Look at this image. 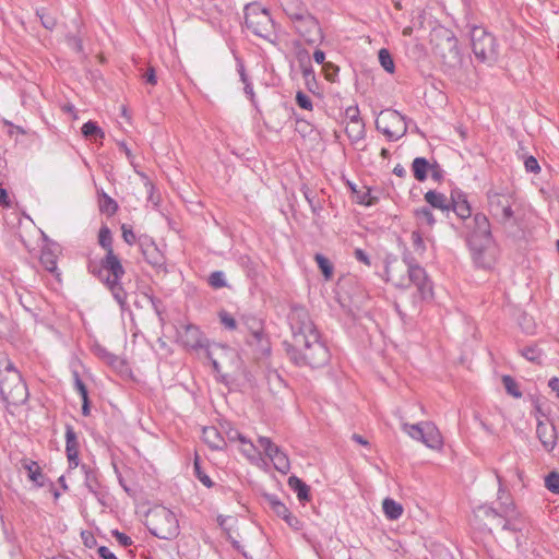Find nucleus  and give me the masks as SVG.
<instances>
[{"mask_svg":"<svg viewBox=\"0 0 559 559\" xmlns=\"http://www.w3.org/2000/svg\"><path fill=\"white\" fill-rule=\"evenodd\" d=\"M409 282L416 286L423 300L429 299L433 295L432 282L429 280L426 270L423 266H414L407 271Z\"/></svg>","mask_w":559,"mask_h":559,"instance_id":"obj_15","label":"nucleus"},{"mask_svg":"<svg viewBox=\"0 0 559 559\" xmlns=\"http://www.w3.org/2000/svg\"><path fill=\"white\" fill-rule=\"evenodd\" d=\"M503 519H504V522L502 524L503 531H508V532H512V533H518V532L522 531V526L519 524L518 519L508 518V515Z\"/></svg>","mask_w":559,"mask_h":559,"instance_id":"obj_54","label":"nucleus"},{"mask_svg":"<svg viewBox=\"0 0 559 559\" xmlns=\"http://www.w3.org/2000/svg\"><path fill=\"white\" fill-rule=\"evenodd\" d=\"M263 498L270 509L281 519L288 516V508L273 493H264Z\"/></svg>","mask_w":559,"mask_h":559,"instance_id":"obj_27","label":"nucleus"},{"mask_svg":"<svg viewBox=\"0 0 559 559\" xmlns=\"http://www.w3.org/2000/svg\"><path fill=\"white\" fill-rule=\"evenodd\" d=\"M524 167L527 173L538 174L540 171V166L537 159L532 155L524 159Z\"/></svg>","mask_w":559,"mask_h":559,"instance_id":"obj_56","label":"nucleus"},{"mask_svg":"<svg viewBox=\"0 0 559 559\" xmlns=\"http://www.w3.org/2000/svg\"><path fill=\"white\" fill-rule=\"evenodd\" d=\"M425 201L433 209L441 210L443 212L450 211L451 198L448 199L445 194L429 190L424 195Z\"/></svg>","mask_w":559,"mask_h":559,"instance_id":"obj_21","label":"nucleus"},{"mask_svg":"<svg viewBox=\"0 0 559 559\" xmlns=\"http://www.w3.org/2000/svg\"><path fill=\"white\" fill-rule=\"evenodd\" d=\"M225 433L229 441H239L242 444L249 443L251 447H253L252 443L241 432H239L238 429L231 427L229 424H227Z\"/></svg>","mask_w":559,"mask_h":559,"instance_id":"obj_47","label":"nucleus"},{"mask_svg":"<svg viewBox=\"0 0 559 559\" xmlns=\"http://www.w3.org/2000/svg\"><path fill=\"white\" fill-rule=\"evenodd\" d=\"M354 257L360 263H364L367 266H371L370 257L367 254V252L365 250H362L360 248H356L354 250Z\"/></svg>","mask_w":559,"mask_h":559,"instance_id":"obj_62","label":"nucleus"},{"mask_svg":"<svg viewBox=\"0 0 559 559\" xmlns=\"http://www.w3.org/2000/svg\"><path fill=\"white\" fill-rule=\"evenodd\" d=\"M379 62L381 67L389 73H393L395 66L390 51L385 48L379 50Z\"/></svg>","mask_w":559,"mask_h":559,"instance_id":"obj_39","label":"nucleus"},{"mask_svg":"<svg viewBox=\"0 0 559 559\" xmlns=\"http://www.w3.org/2000/svg\"><path fill=\"white\" fill-rule=\"evenodd\" d=\"M112 536L123 547H129L133 544L130 536H128L127 534H124L122 532H119L118 530L112 531Z\"/></svg>","mask_w":559,"mask_h":559,"instance_id":"obj_61","label":"nucleus"},{"mask_svg":"<svg viewBox=\"0 0 559 559\" xmlns=\"http://www.w3.org/2000/svg\"><path fill=\"white\" fill-rule=\"evenodd\" d=\"M193 469L195 477L207 488H211L214 486L213 480L210 478L207 474H205L201 468L200 459L195 456L193 462Z\"/></svg>","mask_w":559,"mask_h":559,"instance_id":"obj_41","label":"nucleus"},{"mask_svg":"<svg viewBox=\"0 0 559 559\" xmlns=\"http://www.w3.org/2000/svg\"><path fill=\"white\" fill-rule=\"evenodd\" d=\"M74 389L78 391L82 400L88 399V391L84 382L82 381L78 371L72 372Z\"/></svg>","mask_w":559,"mask_h":559,"instance_id":"obj_49","label":"nucleus"},{"mask_svg":"<svg viewBox=\"0 0 559 559\" xmlns=\"http://www.w3.org/2000/svg\"><path fill=\"white\" fill-rule=\"evenodd\" d=\"M513 511H514V504L512 502L506 506V508L503 510V514H500L496 509H493L491 507L485 508V514L487 516H493V518H496V516L506 518Z\"/></svg>","mask_w":559,"mask_h":559,"instance_id":"obj_55","label":"nucleus"},{"mask_svg":"<svg viewBox=\"0 0 559 559\" xmlns=\"http://www.w3.org/2000/svg\"><path fill=\"white\" fill-rule=\"evenodd\" d=\"M209 284L212 288L218 289L227 286L225 273L223 271H214L209 276Z\"/></svg>","mask_w":559,"mask_h":559,"instance_id":"obj_43","label":"nucleus"},{"mask_svg":"<svg viewBox=\"0 0 559 559\" xmlns=\"http://www.w3.org/2000/svg\"><path fill=\"white\" fill-rule=\"evenodd\" d=\"M403 431L412 439L423 442L429 449H440L442 437L437 426L431 421L403 424Z\"/></svg>","mask_w":559,"mask_h":559,"instance_id":"obj_10","label":"nucleus"},{"mask_svg":"<svg viewBox=\"0 0 559 559\" xmlns=\"http://www.w3.org/2000/svg\"><path fill=\"white\" fill-rule=\"evenodd\" d=\"M81 471L84 473L85 479L84 484L87 487L88 491L97 495L99 488V481L97 478V473L94 468L86 464H81Z\"/></svg>","mask_w":559,"mask_h":559,"instance_id":"obj_28","label":"nucleus"},{"mask_svg":"<svg viewBox=\"0 0 559 559\" xmlns=\"http://www.w3.org/2000/svg\"><path fill=\"white\" fill-rule=\"evenodd\" d=\"M412 242H413L414 249L417 252L423 253L425 251V249H426L425 242H424V239L421 237V234L418 230H414L412 233Z\"/></svg>","mask_w":559,"mask_h":559,"instance_id":"obj_58","label":"nucleus"},{"mask_svg":"<svg viewBox=\"0 0 559 559\" xmlns=\"http://www.w3.org/2000/svg\"><path fill=\"white\" fill-rule=\"evenodd\" d=\"M36 16L39 19L40 24L48 31H52L57 25L56 17L48 13L45 8L36 9Z\"/></svg>","mask_w":559,"mask_h":559,"instance_id":"obj_34","label":"nucleus"},{"mask_svg":"<svg viewBox=\"0 0 559 559\" xmlns=\"http://www.w3.org/2000/svg\"><path fill=\"white\" fill-rule=\"evenodd\" d=\"M345 117L348 120V123H364L360 118V112L358 106H349L345 110Z\"/></svg>","mask_w":559,"mask_h":559,"instance_id":"obj_52","label":"nucleus"},{"mask_svg":"<svg viewBox=\"0 0 559 559\" xmlns=\"http://www.w3.org/2000/svg\"><path fill=\"white\" fill-rule=\"evenodd\" d=\"M415 216L420 221L427 223L429 226H433L436 223V218L430 207L423 206L415 210Z\"/></svg>","mask_w":559,"mask_h":559,"instance_id":"obj_44","label":"nucleus"},{"mask_svg":"<svg viewBox=\"0 0 559 559\" xmlns=\"http://www.w3.org/2000/svg\"><path fill=\"white\" fill-rule=\"evenodd\" d=\"M402 260L407 266V271H409L414 266H419V263L406 247H404V250L402 252Z\"/></svg>","mask_w":559,"mask_h":559,"instance_id":"obj_59","label":"nucleus"},{"mask_svg":"<svg viewBox=\"0 0 559 559\" xmlns=\"http://www.w3.org/2000/svg\"><path fill=\"white\" fill-rule=\"evenodd\" d=\"M287 320L292 330L293 342L296 341V337L299 335L307 336V334L312 332H320L311 320L306 307L301 305H293L290 307Z\"/></svg>","mask_w":559,"mask_h":559,"instance_id":"obj_13","label":"nucleus"},{"mask_svg":"<svg viewBox=\"0 0 559 559\" xmlns=\"http://www.w3.org/2000/svg\"><path fill=\"white\" fill-rule=\"evenodd\" d=\"M40 263L45 266V269L53 273L57 271V261L56 257L50 251H43L40 255Z\"/></svg>","mask_w":559,"mask_h":559,"instance_id":"obj_46","label":"nucleus"},{"mask_svg":"<svg viewBox=\"0 0 559 559\" xmlns=\"http://www.w3.org/2000/svg\"><path fill=\"white\" fill-rule=\"evenodd\" d=\"M97 355L109 365H115L118 361V357L104 347L97 349Z\"/></svg>","mask_w":559,"mask_h":559,"instance_id":"obj_60","label":"nucleus"},{"mask_svg":"<svg viewBox=\"0 0 559 559\" xmlns=\"http://www.w3.org/2000/svg\"><path fill=\"white\" fill-rule=\"evenodd\" d=\"M521 355L531 362L542 365L544 353L537 345H528L520 350Z\"/></svg>","mask_w":559,"mask_h":559,"instance_id":"obj_30","label":"nucleus"},{"mask_svg":"<svg viewBox=\"0 0 559 559\" xmlns=\"http://www.w3.org/2000/svg\"><path fill=\"white\" fill-rule=\"evenodd\" d=\"M274 468L282 474H287L290 469V463L287 454L284 451H281L276 457L272 460Z\"/></svg>","mask_w":559,"mask_h":559,"instance_id":"obj_36","label":"nucleus"},{"mask_svg":"<svg viewBox=\"0 0 559 559\" xmlns=\"http://www.w3.org/2000/svg\"><path fill=\"white\" fill-rule=\"evenodd\" d=\"M301 73H302V76L305 80V85H306L307 90L311 93H316V91L319 88V85H318V82L316 79V73H314L313 67L311 66V67H308V68L301 70Z\"/></svg>","mask_w":559,"mask_h":559,"instance_id":"obj_35","label":"nucleus"},{"mask_svg":"<svg viewBox=\"0 0 559 559\" xmlns=\"http://www.w3.org/2000/svg\"><path fill=\"white\" fill-rule=\"evenodd\" d=\"M211 361L214 372L221 376L222 381H226V376L222 372L225 367L238 370L241 367V359L236 349L218 343H212L205 354Z\"/></svg>","mask_w":559,"mask_h":559,"instance_id":"obj_9","label":"nucleus"},{"mask_svg":"<svg viewBox=\"0 0 559 559\" xmlns=\"http://www.w3.org/2000/svg\"><path fill=\"white\" fill-rule=\"evenodd\" d=\"M383 513L389 520H397L403 514V507L391 498H385L382 502Z\"/></svg>","mask_w":559,"mask_h":559,"instance_id":"obj_29","label":"nucleus"},{"mask_svg":"<svg viewBox=\"0 0 559 559\" xmlns=\"http://www.w3.org/2000/svg\"><path fill=\"white\" fill-rule=\"evenodd\" d=\"M431 163L425 157H416L414 158L412 163V171L414 175V178L419 181L424 182L428 178V173L431 168Z\"/></svg>","mask_w":559,"mask_h":559,"instance_id":"obj_24","label":"nucleus"},{"mask_svg":"<svg viewBox=\"0 0 559 559\" xmlns=\"http://www.w3.org/2000/svg\"><path fill=\"white\" fill-rule=\"evenodd\" d=\"M491 246V243H476V245H467L473 263L478 269H490L491 261L487 258L486 251Z\"/></svg>","mask_w":559,"mask_h":559,"instance_id":"obj_19","label":"nucleus"},{"mask_svg":"<svg viewBox=\"0 0 559 559\" xmlns=\"http://www.w3.org/2000/svg\"><path fill=\"white\" fill-rule=\"evenodd\" d=\"M142 79L146 84L150 85H156L157 84V76L155 69L153 67L147 68L145 73L142 74Z\"/></svg>","mask_w":559,"mask_h":559,"instance_id":"obj_63","label":"nucleus"},{"mask_svg":"<svg viewBox=\"0 0 559 559\" xmlns=\"http://www.w3.org/2000/svg\"><path fill=\"white\" fill-rule=\"evenodd\" d=\"M302 193L307 202L309 203L311 211L316 214L321 210V203L318 199H316V195L313 192L306 186L302 187Z\"/></svg>","mask_w":559,"mask_h":559,"instance_id":"obj_48","label":"nucleus"},{"mask_svg":"<svg viewBox=\"0 0 559 559\" xmlns=\"http://www.w3.org/2000/svg\"><path fill=\"white\" fill-rule=\"evenodd\" d=\"M430 173L431 178L436 181H441L444 177V170L436 160L431 165Z\"/></svg>","mask_w":559,"mask_h":559,"instance_id":"obj_64","label":"nucleus"},{"mask_svg":"<svg viewBox=\"0 0 559 559\" xmlns=\"http://www.w3.org/2000/svg\"><path fill=\"white\" fill-rule=\"evenodd\" d=\"M466 245L492 243L491 225L484 213H476L464 223Z\"/></svg>","mask_w":559,"mask_h":559,"instance_id":"obj_12","label":"nucleus"},{"mask_svg":"<svg viewBox=\"0 0 559 559\" xmlns=\"http://www.w3.org/2000/svg\"><path fill=\"white\" fill-rule=\"evenodd\" d=\"M177 342L189 350L204 349L205 353L212 344L201 329L192 323L185 324L177 330Z\"/></svg>","mask_w":559,"mask_h":559,"instance_id":"obj_14","label":"nucleus"},{"mask_svg":"<svg viewBox=\"0 0 559 559\" xmlns=\"http://www.w3.org/2000/svg\"><path fill=\"white\" fill-rule=\"evenodd\" d=\"M290 20L294 22L296 32L308 45L318 44L323 40V33L318 20L308 11H301L300 13L292 12Z\"/></svg>","mask_w":559,"mask_h":559,"instance_id":"obj_11","label":"nucleus"},{"mask_svg":"<svg viewBox=\"0 0 559 559\" xmlns=\"http://www.w3.org/2000/svg\"><path fill=\"white\" fill-rule=\"evenodd\" d=\"M144 260L155 269H163L165 266V257L158 249L157 245L142 251Z\"/></svg>","mask_w":559,"mask_h":559,"instance_id":"obj_25","label":"nucleus"},{"mask_svg":"<svg viewBox=\"0 0 559 559\" xmlns=\"http://www.w3.org/2000/svg\"><path fill=\"white\" fill-rule=\"evenodd\" d=\"M23 468L28 472V477L31 480H33L36 486L43 487L45 486V475L41 472V468L39 467L38 463L35 461H25L23 463Z\"/></svg>","mask_w":559,"mask_h":559,"instance_id":"obj_26","label":"nucleus"},{"mask_svg":"<svg viewBox=\"0 0 559 559\" xmlns=\"http://www.w3.org/2000/svg\"><path fill=\"white\" fill-rule=\"evenodd\" d=\"M287 484L289 488L297 495L298 500L305 503L310 500V487L299 477L289 476Z\"/></svg>","mask_w":559,"mask_h":559,"instance_id":"obj_22","label":"nucleus"},{"mask_svg":"<svg viewBox=\"0 0 559 559\" xmlns=\"http://www.w3.org/2000/svg\"><path fill=\"white\" fill-rule=\"evenodd\" d=\"M121 230H122V238L128 245L132 246L138 241V238L130 226L123 224L121 226Z\"/></svg>","mask_w":559,"mask_h":559,"instance_id":"obj_57","label":"nucleus"},{"mask_svg":"<svg viewBox=\"0 0 559 559\" xmlns=\"http://www.w3.org/2000/svg\"><path fill=\"white\" fill-rule=\"evenodd\" d=\"M488 211L496 223L508 226L514 225L513 195L511 193L498 192L492 189L486 193Z\"/></svg>","mask_w":559,"mask_h":559,"instance_id":"obj_8","label":"nucleus"},{"mask_svg":"<svg viewBox=\"0 0 559 559\" xmlns=\"http://www.w3.org/2000/svg\"><path fill=\"white\" fill-rule=\"evenodd\" d=\"M81 131L86 139L91 140L97 138L103 139L105 136V133L102 130V128L97 124V122L92 120H88L87 122L83 123Z\"/></svg>","mask_w":559,"mask_h":559,"instance_id":"obj_31","label":"nucleus"},{"mask_svg":"<svg viewBox=\"0 0 559 559\" xmlns=\"http://www.w3.org/2000/svg\"><path fill=\"white\" fill-rule=\"evenodd\" d=\"M412 119L402 115L395 109L381 111L380 118L376 120V128L382 132L389 141H397L407 133Z\"/></svg>","mask_w":559,"mask_h":559,"instance_id":"obj_7","label":"nucleus"},{"mask_svg":"<svg viewBox=\"0 0 559 559\" xmlns=\"http://www.w3.org/2000/svg\"><path fill=\"white\" fill-rule=\"evenodd\" d=\"M145 526L153 536L165 540H171L180 533L176 514L163 506L148 511Z\"/></svg>","mask_w":559,"mask_h":559,"instance_id":"obj_5","label":"nucleus"},{"mask_svg":"<svg viewBox=\"0 0 559 559\" xmlns=\"http://www.w3.org/2000/svg\"><path fill=\"white\" fill-rule=\"evenodd\" d=\"M545 487L552 493L559 495V472L551 471L545 477Z\"/></svg>","mask_w":559,"mask_h":559,"instance_id":"obj_42","label":"nucleus"},{"mask_svg":"<svg viewBox=\"0 0 559 559\" xmlns=\"http://www.w3.org/2000/svg\"><path fill=\"white\" fill-rule=\"evenodd\" d=\"M218 318H219V322L221 324L229 330V331H234L237 329V321L236 319L234 318V316L231 313H229L228 311L226 310H222L218 312Z\"/></svg>","mask_w":559,"mask_h":559,"instance_id":"obj_45","label":"nucleus"},{"mask_svg":"<svg viewBox=\"0 0 559 559\" xmlns=\"http://www.w3.org/2000/svg\"><path fill=\"white\" fill-rule=\"evenodd\" d=\"M295 47L298 48L296 51V58L299 63L300 70L311 67V59L307 49L300 47V43L296 41Z\"/></svg>","mask_w":559,"mask_h":559,"instance_id":"obj_40","label":"nucleus"},{"mask_svg":"<svg viewBox=\"0 0 559 559\" xmlns=\"http://www.w3.org/2000/svg\"><path fill=\"white\" fill-rule=\"evenodd\" d=\"M99 210L107 215H114L118 211V203L103 191L99 193Z\"/></svg>","mask_w":559,"mask_h":559,"instance_id":"obj_32","label":"nucleus"},{"mask_svg":"<svg viewBox=\"0 0 559 559\" xmlns=\"http://www.w3.org/2000/svg\"><path fill=\"white\" fill-rule=\"evenodd\" d=\"M245 25L258 37L276 45L278 35L275 29V23L265 8L251 3L245 7Z\"/></svg>","mask_w":559,"mask_h":559,"instance_id":"obj_4","label":"nucleus"},{"mask_svg":"<svg viewBox=\"0 0 559 559\" xmlns=\"http://www.w3.org/2000/svg\"><path fill=\"white\" fill-rule=\"evenodd\" d=\"M203 440L213 450H223L226 447L224 438L215 427L203 429Z\"/></svg>","mask_w":559,"mask_h":559,"instance_id":"obj_23","label":"nucleus"},{"mask_svg":"<svg viewBox=\"0 0 559 559\" xmlns=\"http://www.w3.org/2000/svg\"><path fill=\"white\" fill-rule=\"evenodd\" d=\"M289 360L297 367L321 368L331 359L330 349L320 332L297 336L296 341L283 343Z\"/></svg>","mask_w":559,"mask_h":559,"instance_id":"obj_2","label":"nucleus"},{"mask_svg":"<svg viewBox=\"0 0 559 559\" xmlns=\"http://www.w3.org/2000/svg\"><path fill=\"white\" fill-rule=\"evenodd\" d=\"M295 102L301 109L309 110V111L313 109V104H312L311 98L302 91H298L296 93Z\"/></svg>","mask_w":559,"mask_h":559,"instance_id":"obj_50","label":"nucleus"},{"mask_svg":"<svg viewBox=\"0 0 559 559\" xmlns=\"http://www.w3.org/2000/svg\"><path fill=\"white\" fill-rule=\"evenodd\" d=\"M314 260H316L321 273L323 274L324 278L330 280L332 277L333 271H334V267H333V264L331 263V261L321 253H316Z\"/></svg>","mask_w":559,"mask_h":559,"instance_id":"obj_33","label":"nucleus"},{"mask_svg":"<svg viewBox=\"0 0 559 559\" xmlns=\"http://www.w3.org/2000/svg\"><path fill=\"white\" fill-rule=\"evenodd\" d=\"M450 211H453L464 223L472 218V207L464 192L452 191Z\"/></svg>","mask_w":559,"mask_h":559,"instance_id":"obj_17","label":"nucleus"},{"mask_svg":"<svg viewBox=\"0 0 559 559\" xmlns=\"http://www.w3.org/2000/svg\"><path fill=\"white\" fill-rule=\"evenodd\" d=\"M247 344L255 346L261 354L270 353V343L262 328L251 331L247 338Z\"/></svg>","mask_w":559,"mask_h":559,"instance_id":"obj_20","label":"nucleus"},{"mask_svg":"<svg viewBox=\"0 0 559 559\" xmlns=\"http://www.w3.org/2000/svg\"><path fill=\"white\" fill-rule=\"evenodd\" d=\"M284 11L290 19L292 12L300 13L301 11H308L305 4L300 0H288L284 7Z\"/></svg>","mask_w":559,"mask_h":559,"instance_id":"obj_51","label":"nucleus"},{"mask_svg":"<svg viewBox=\"0 0 559 559\" xmlns=\"http://www.w3.org/2000/svg\"><path fill=\"white\" fill-rule=\"evenodd\" d=\"M66 455L69 463V468H76L80 465V442L78 433L70 424H66Z\"/></svg>","mask_w":559,"mask_h":559,"instance_id":"obj_16","label":"nucleus"},{"mask_svg":"<svg viewBox=\"0 0 559 559\" xmlns=\"http://www.w3.org/2000/svg\"><path fill=\"white\" fill-rule=\"evenodd\" d=\"M502 383L504 385V389L507 393L515 399L522 397V392L519 389L518 382L514 380L513 377L506 374L502 377Z\"/></svg>","mask_w":559,"mask_h":559,"instance_id":"obj_37","label":"nucleus"},{"mask_svg":"<svg viewBox=\"0 0 559 559\" xmlns=\"http://www.w3.org/2000/svg\"><path fill=\"white\" fill-rule=\"evenodd\" d=\"M0 396L7 406H20L27 402L28 390L20 371L10 360L0 369Z\"/></svg>","mask_w":559,"mask_h":559,"instance_id":"obj_3","label":"nucleus"},{"mask_svg":"<svg viewBox=\"0 0 559 559\" xmlns=\"http://www.w3.org/2000/svg\"><path fill=\"white\" fill-rule=\"evenodd\" d=\"M340 68L332 62L324 63L323 72L325 79L330 82H334L338 75Z\"/></svg>","mask_w":559,"mask_h":559,"instance_id":"obj_53","label":"nucleus"},{"mask_svg":"<svg viewBox=\"0 0 559 559\" xmlns=\"http://www.w3.org/2000/svg\"><path fill=\"white\" fill-rule=\"evenodd\" d=\"M536 436L547 452L554 451L558 442V428L555 425L549 428L539 420L536 426Z\"/></svg>","mask_w":559,"mask_h":559,"instance_id":"obj_18","label":"nucleus"},{"mask_svg":"<svg viewBox=\"0 0 559 559\" xmlns=\"http://www.w3.org/2000/svg\"><path fill=\"white\" fill-rule=\"evenodd\" d=\"M346 133L353 142H358L365 138V123H348Z\"/></svg>","mask_w":559,"mask_h":559,"instance_id":"obj_38","label":"nucleus"},{"mask_svg":"<svg viewBox=\"0 0 559 559\" xmlns=\"http://www.w3.org/2000/svg\"><path fill=\"white\" fill-rule=\"evenodd\" d=\"M469 35L476 59L480 62H495L499 55L496 37L478 25L472 26Z\"/></svg>","mask_w":559,"mask_h":559,"instance_id":"obj_6","label":"nucleus"},{"mask_svg":"<svg viewBox=\"0 0 559 559\" xmlns=\"http://www.w3.org/2000/svg\"><path fill=\"white\" fill-rule=\"evenodd\" d=\"M98 243L106 250V254L99 262L90 260L87 270L106 285L121 310H124L127 308V292L121 280L126 271L120 259L114 252L112 234L107 225H103L99 229Z\"/></svg>","mask_w":559,"mask_h":559,"instance_id":"obj_1","label":"nucleus"}]
</instances>
